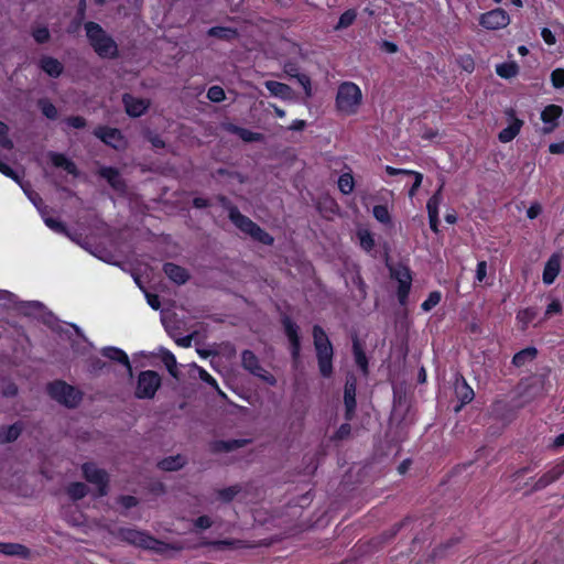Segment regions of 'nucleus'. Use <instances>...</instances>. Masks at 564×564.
Segmentation results:
<instances>
[{"mask_svg":"<svg viewBox=\"0 0 564 564\" xmlns=\"http://www.w3.org/2000/svg\"><path fill=\"white\" fill-rule=\"evenodd\" d=\"M85 31L89 44L100 57L115 58L118 56L117 43L98 23L86 22Z\"/></svg>","mask_w":564,"mask_h":564,"instance_id":"obj_1","label":"nucleus"},{"mask_svg":"<svg viewBox=\"0 0 564 564\" xmlns=\"http://www.w3.org/2000/svg\"><path fill=\"white\" fill-rule=\"evenodd\" d=\"M313 341L319 373L324 378H329L333 375L334 348L327 334L319 325L313 326Z\"/></svg>","mask_w":564,"mask_h":564,"instance_id":"obj_2","label":"nucleus"},{"mask_svg":"<svg viewBox=\"0 0 564 564\" xmlns=\"http://www.w3.org/2000/svg\"><path fill=\"white\" fill-rule=\"evenodd\" d=\"M119 536L122 541L141 547L143 550L154 551L162 553L167 549V544L145 531H140L132 528H121L119 530Z\"/></svg>","mask_w":564,"mask_h":564,"instance_id":"obj_3","label":"nucleus"},{"mask_svg":"<svg viewBox=\"0 0 564 564\" xmlns=\"http://www.w3.org/2000/svg\"><path fill=\"white\" fill-rule=\"evenodd\" d=\"M361 99L360 88L351 82H345L338 87L336 107L344 115H354L357 112Z\"/></svg>","mask_w":564,"mask_h":564,"instance_id":"obj_4","label":"nucleus"},{"mask_svg":"<svg viewBox=\"0 0 564 564\" xmlns=\"http://www.w3.org/2000/svg\"><path fill=\"white\" fill-rule=\"evenodd\" d=\"M393 406L391 411V420L397 421L400 425H409L414 422L412 413V395L410 390H392Z\"/></svg>","mask_w":564,"mask_h":564,"instance_id":"obj_5","label":"nucleus"},{"mask_svg":"<svg viewBox=\"0 0 564 564\" xmlns=\"http://www.w3.org/2000/svg\"><path fill=\"white\" fill-rule=\"evenodd\" d=\"M82 473L88 482L97 486L99 497L108 494L109 475L105 469L98 468L94 463H84Z\"/></svg>","mask_w":564,"mask_h":564,"instance_id":"obj_6","label":"nucleus"},{"mask_svg":"<svg viewBox=\"0 0 564 564\" xmlns=\"http://www.w3.org/2000/svg\"><path fill=\"white\" fill-rule=\"evenodd\" d=\"M241 365L242 367L252 373L253 376L260 378L264 383L274 386L276 380L272 373L267 371L259 362L258 357L253 351L246 349L241 354Z\"/></svg>","mask_w":564,"mask_h":564,"instance_id":"obj_7","label":"nucleus"},{"mask_svg":"<svg viewBox=\"0 0 564 564\" xmlns=\"http://www.w3.org/2000/svg\"><path fill=\"white\" fill-rule=\"evenodd\" d=\"M391 276L399 282L398 300L401 305H405L412 284L411 271L406 265H398L391 269Z\"/></svg>","mask_w":564,"mask_h":564,"instance_id":"obj_8","label":"nucleus"},{"mask_svg":"<svg viewBox=\"0 0 564 564\" xmlns=\"http://www.w3.org/2000/svg\"><path fill=\"white\" fill-rule=\"evenodd\" d=\"M94 135L116 150L124 149L127 144L123 134L117 128L99 126L94 130Z\"/></svg>","mask_w":564,"mask_h":564,"instance_id":"obj_9","label":"nucleus"},{"mask_svg":"<svg viewBox=\"0 0 564 564\" xmlns=\"http://www.w3.org/2000/svg\"><path fill=\"white\" fill-rule=\"evenodd\" d=\"M510 23V17L503 9H494L482 13L479 18V24L487 30H499Z\"/></svg>","mask_w":564,"mask_h":564,"instance_id":"obj_10","label":"nucleus"},{"mask_svg":"<svg viewBox=\"0 0 564 564\" xmlns=\"http://www.w3.org/2000/svg\"><path fill=\"white\" fill-rule=\"evenodd\" d=\"M282 325L284 328V333L290 341L292 359L294 361H297L301 351V339L299 335L300 327L289 316L282 317Z\"/></svg>","mask_w":564,"mask_h":564,"instance_id":"obj_11","label":"nucleus"},{"mask_svg":"<svg viewBox=\"0 0 564 564\" xmlns=\"http://www.w3.org/2000/svg\"><path fill=\"white\" fill-rule=\"evenodd\" d=\"M50 399L67 408H76L83 400L84 390H46Z\"/></svg>","mask_w":564,"mask_h":564,"instance_id":"obj_12","label":"nucleus"},{"mask_svg":"<svg viewBox=\"0 0 564 564\" xmlns=\"http://www.w3.org/2000/svg\"><path fill=\"white\" fill-rule=\"evenodd\" d=\"M283 72L288 77L295 78L297 80V83L303 87L307 98L312 97L313 91L311 78L306 74L301 73L300 66L296 62L286 61L283 64Z\"/></svg>","mask_w":564,"mask_h":564,"instance_id":"obj_13","label":"nucleus"},{"mask_svg":"<svg viewBox=\"0 0 564 564\" xmlns=\"http://www.w3.org/2000/svg\"><path fill=\"white\" fill-rule=\"evenodd\" d=\"M122 104L124 106L127 115L132 118L141 117L143 113L147 112L151 105L150 100L137 98L130 94H124L122 96Z\"/></svg>","mask_w":564,"mask_h":564,"instance_id":"obj_14","label":"nucleus"},{"mask_svg":"<svg viewBox=\"0 0 564 564\" xmlns=\"http://www.w3.org/2000/svg\"><path fill=\"white\" fill-rule=\"evenodd\" d=\"M506 115L511 120L510 124L502 129L498 134V140L502 143L512 141L520 132L523 121L516 117V111L512 108L506 110Z\"/></svg>","mask_w":564,"mask_h":564,"instance_id":"obj_15","label":"nucleus"},{"mask_svg":"<svg viewBox=\"0 0 564 564\" xmlns=\"http://www.w3.org/2000/svg\"><path fill=\"white\" fill-rule=\"evenodd\" d=\"M564 474V462L558 460L551 469L544 473L533 485L532 491H540L558 480Z\"/></svg>","mask_w":564,"mask_h":564,"instance_id":"obj_16","label":"nucleus"},{"mask_svg":"<svg viewBox=\"0 0 564 564\" xmlns=\"http://www.w3.org/2000/svg\"><path fill=\"white\" fill-rule=\"evenodd\" d=\"M563 109L557 105H549L541 112V119L544 122L542 132L544 134L551 133L558 126L557 119L562 116Z\"/></svg>","mask_w":564,"mask_h":564,"instance_id":"obj_17","label":"nucleus"},{"mask_svg":"<svg viewBox=\"0 0 564 564\" xmlns=\"http://www.w3.org/2000/svg\"><path fill=\"white\" fill-rule=\"evenodd\" d=\"M97 174L104 180H106L116 192L123 193L126 191V182L120 175L118 169L112 166H101L97 171Z\"/></svg>","mask_w":564,"mask_h":564,"instance_id":"obj_18","label":"nucleus"},{"mask_svg":"<svg viewBox=\"0 0 564 564\" xmlns=\"http://www.w3.org/2000/svg\"><path fill=\"white\" fill-rule=\"evenodd\" d=\"M100 352L102 357L122 365L126 368L130 379L133 377L132 366L130 364L129 357L122 349L113 346H107L101 348Z\"/></svg>","mask_w":564,"mask_h":564,"instance_id":"obj_19","label":"nucleus"},{"mask_svg":"<svg viewBox=\"0 0 564 564\" xmlns=\"http://www.w3.org/2000/svg\"><path fill=\"white\" fill-rule=\"evenodd\" d=\"M251 441L247 438L213 441L209 444V451L213 454L229 453L238 448L245 447Z\"/></svg>","mask_w":564,"mask_h":564,"instance_id":"obj_20","label":"nucleus"},{"mask_svg":"<svg viewBox=\"0 0 564 564\" xmlns=\"http://www.w3.org/2000/svg\"><path fill=\"white\" fill-rule=\"evenodd\" d=\"M39 67L53 78L59 77L64 72L63 64L52 56H42L39 61Z\"/></svg>","mask_w":564,"mask_h":564,"instance_id":"obj_21","label":"nucleus"},{"mask_svg":"<svg viewBox=\"0 0 564 564\" xmlns=\"http://www.w3.org/2000/svg\"><path fill=\"white\" fill-rule=\"evenodd\" d=\"M163 271L167 278L176 284H185L189 280L188 271L175 263L167 262L163 265Z\"/></svg>","mask_w":564,"mask_h":564,"instance_id":"obj_22","label":"nucleus"},{"mask_svg":"<svg viewBox=\"0 0 564 564\" xmlns=\"http://www.w3.org/2000/svg\"><path fill=\"white\" fill-rule=\"evenodd\" d=\"M47 156L54 166L65 170L73 176H78L79 172L76 164L65 154L51 151L48 152Z\"/></svg>","mask_w":564,"mask_h":564,"instance_id":"obj_23","label":"nucleus"},{"mask_svg":"<svg viewBox=\"0 0 564 564\" xmlns=\"http://www.w3.org/2000/svg\"><path fill=\"white\" fill-rule=\"evenodd\" d=\"M24 425L18 421L11 425H3L0 427V444H8L17 441L21 435Z\"/></svg>","mask_w":564,"mask_h":564,"instance_id":"obj_24","label":"nucleus"},{"mask_svg":"<svg viewBox=\"0 0 564 564\" xmlns=\"http://www.w3.org/2000/svg\"><path fill=\"white\" fill-rule=\"evenodd\" d=\"M561 270V260L558 256L553 254L550 257V259L546 261L544 270H543V282L545 284H552L556 276L558 275Z\"/></svg>","mask_w":564,"mask_h":564,"instance_id":"obj_25","label":"nucleus"},{"mask_svg":"<svg viewBox=\"0 0 564 564\" xmlns=\"http://www.w3.org/2000/svg\"><path fill=\"white\" fill-rule=\"evenodd\" d=\"M352 355L356 366L360 369L362 375L368 373V358L366 356L362 344L359 338L355 336L352 338Z\"/></svg>","mask_w":564,"mask_h":564,"instance_id":"obj_26","label":"nucleus"},{"mask_svg":"<svg viewBox=\"0 0 564 564\" xmlns=\"http://www.w3.org/2000/svg\"><path fill=\"white\" fill-rule=\"evenodd\" d=\"M161 376L154 370L141 371L138 376L137 388H161Z\"/></svg>","mask_w":564,"mask_h":564,"instance_id":"obj_27","label":"nucleus"},{"mask_svg":"<svg viewBox=\"0 0 564 564\" xmlns=\"http://www.w3.org/2000/svg\"><path fill=\"white\" fill-rule=\"evenodd\" d=\"M186 457L181 454H177L161 459L158 463V467L164 471H176L183 468L186 465Z\"/></svg>","mask_w":564,"mask_h":564,"instance_id":"obj_28","label":"nucleus"},{"mask_svg":"<svg viewBox=\"0 0 564 564\" xmlns=\"http://www.w3.org/2000/svg\"><path fill=\"white\" fill-rule=\"evenodd\" d=\"M0 553L9 556H19L21 558H29L31 551L20 543H6L0 542Z\"/></svg>","mask_w":564,"mask_h":564,"instance_id":"obj_29","label":"nucleus"},{"mask_svg":"<svg viewBox=\"0 0 564 564\" xmlns=\"http://www.w3.org/2000/svg\"><path fill=\"white\" fill-rule=\"evenodd\" d=\"M230 221L242 232L249 234L253 227L257 225L249 217L242 215L239 209H232L231 216L229 217Z\"/></svg>","mask_w":564,"mask_h":564,"instance_id":"obj_30","label":"nucleus"},{"mask_svg":"<svg viewBox=\"0 0 564 564\" xmlns=\"http://www.w3.org/2000/svg\"><path fill=\"white\" fill-rule=\"evenodd\" d=\"M156 356L161 359L163 365L166 367L169 373L177 378V364L175 356L167 349L161 347Z\"/></svg>","mask_w":564,"mask_h":564,"instance_id":"obj_31","label":"nucleus"},{"mask_svg":"<svg viewBox=\"0 0 564 564\" xmlns=\"http://www.w3.org/2000/svg\"><path fill=\"white\" fill-rule=\"evenodd\" d=\"M265 88L274 96L288 99L292 95V88L283 83L268 80L264 83Z\"/></svg>","mask_w":564,"mask_h":564,"instance_id":"obj_32","label":"nucleus"},{"mask_svg":"<svg viewBox=\"0 0 564 564\" xmlns=\"http://www.w3.org/2000/svg\"><path fill=\"white\" fill-rule=\"evenodd\" d=\"M228 131L237 134L245 142H259L263 139V134L253 132L251 130L235 124H231L228 128Z\"/></svg>","mask_w":564,"mask_h":564,"instance_id":"obj_33","label":"nucleus"},{"mask_svg":"<svg viewBox=\"0 0 564 564\" xmlns=\"http://www.w3.org/2000/svg\"><path fill=\"white\" fill-rule=\"evenodd\" d=\"M207 34L225 41H232L238 37V31L227 26H213L207 31Z\"/></svg>","mask_w":564,"mask_h":564,"instance_id":"obj_34","label":"nucleus"},{"mask_svg":"<svg viewBox=\"0 0 564 564\" xmlns=\"http://www.w3.org/2000/svg\"><path fill=\"white\" fill-rule=\"evenodd\" d=\"M356 391L357 390H344V404H345V410H346L345 411L346 421H351L355 415V411H356V406H357Z\"/></svg>","mask_w":564,"mask_h":564,"instance_id":"obj_35","label":"nucleus"},{"mask_svg":"<svg viewBox=\"0 0 564 564\" xmlns=\"http://www.w3.org/2000/svg\"><path fill=\"white\" fill-rule=\"evenodd\" d=\"M66 494L73 501H78L87 496L88 487L84 482L74 481L66 487Z\"/></svg>","mask_w":564,"mask_h":564,"instance_id":"obj_36","label":"nucleus"},{"mask_svg":"<svg viewBox=\"0 0 564 564\" xmlns=\"http://www.w3.org/2000/svg\"><path fill=\"white\" fill-rule=\"evenodd\" d=\"M538 355V350L534 347H528L517 352L512 358V364L516 367H522L527 362L532 361Z\"/></svg>","mask_w":564,"mask_h":564,"instance_id":"obj_37","label":"nucleus"},{"mask_svg":"<svg viewBox=\"0 0 564 564\" xmlns=\"http://www.w3.org/2000/svg\"><path fill=\"white\" fill-rule=\"evenodd\" d=\"M205 545L213 546L215 550H226V549H240L243 547V541L238 539H224V540H215L206 542Z\"/></svg>","mask_w":564,"mask_h":564,"instance_id":"obj_38","label":"nucleus"},{"mask_svg":"<svg viewBox=\"0 0 564 564\" xmlns=\"http://www.w3.org/2000/svg\"><path fill=\"white\" fill-rule=\"evenodd\" d=\"M45 310V305L39 301L23 302L20 305V311L28 316H41Z\"/></svg>","mask_w":564,"mask_h":564,"instance_id":"obj_39","label":"nucleus"},{"mask_svg":"<svg viewBox=\"0 0 564 564\" xmlns=\"http://www.w3.org/2000/svg\"><path fill=\"white\" fill-rule=\"evenodd\" d=\"M248 235L256 241L261 242L265 246H272L274 242L273 237L265 230H263L259 225H256Z\"/></svg>","mask_w":564,"mask_h":564,"instance_id":"obj_40","label":"nucleus"},{"mask_svg":"<svg viewBox=\"0 0 564 564\" xmlns=\"http://www.w3.org/2000/svg\"><path fill=\"white\" fill-rule=\"evenodd\" d=\"M444 187V183H442L438 189L430 197L426 204L429 215H438V207L442 203V191Z\"/></svg>","mask_w":564,"mask_h":564,"instance_id":"obj_41","label":"nucleus"},{"mask_svg":"<svg viewBox=\"0 0 564 564\" xmlns=\"http://www.w3.org/2000/svg\"><path fill=\"white\" fill-rule=\"evenodd\" d=\"M536 308L527 307L518 312L517 319L521 324V328L524 330L528 327V325L536 317Z\"/></svg>","mask_w":564,"mask_h":564,"instance_id":"obj_42","label":"nucleus"},{"mask_svg":"<svg viewBox=\"0 0 564 564\" xmlns=\"http://www.w3.org/2000/svg\"><path fill=\"white\" fill-rule=\"evenodd\" d=\"M519 72V67L514 62L501 63L496 66V73L502 78H511Z\"/></svg>","mask_w":564,"mask_h":564,"instance_id":"obj_43","label":"nucleus"},{"mask_svg":"<svg viewBox=\"0 0 564 564\" xmlns=\"http://www.w3.org/2000/svg\"><path fill=\"white\" fill-rule=\"evenodd\" d=\"M357 18V12L356 10L354 9H348L346 10L340 17H339V20L337 22V24L335 25V30L338 31V30H344V29H347L349 28L356 20Z\"/></svg>","mask_w":564,"mask_h":564,"instance_id":"obj_44","label":"nucleus"},{"mask_svg":"<svg viewBox=\"0 0 564 564\" xmlns=\"http://www.w3.org/2000/svg\"><path fill=\"white\" fill-rule=\"evenodd\" d=\"M189 371L193 378L198 377L202 381L206 382L213 388H219L216 383V380L205 369L198 367L197 365H193Z\"/></svg>","mask_w":564,"mask_h":564,"instance_id":"obj_45","label":"nucleus"},{"mask_svg":"<svg viewBox=\"0 0 564 564\" xmlns=\"http://www.w3.org/2000/svg\"><path fill=\"white\" fill-rule=\"evenodd\" d=\"M355 181L351 173H344L338 178V188L339 191L348 195L354 191Z\"/></svg>","mask_w":564,"mask_h":564,"instance_id":"obj_46","label":"nucleus"},{"mask_svg":"<svg viewBox=\"0 0 564 564\" xmlns=\"http://www.w3.org/2000/svg\"><path fill=\"white\" fill-rule=\"evenodd\" d=\"M240 492V486L234 485L217 491L218 498L224 502H230Z\"/></svg>","mask_w":564,"mask_h":564,"instance_id":"obj_47","label":"nucleus"},{"mask_svg":"<svg viewBox=\"0 0 564 564\" xmlns=\"http://www.w3.org/2000/svg\"><path fill=\"white\" fill-rule=\"evenodd\" d=\"M39 107L46 118L51 120H55L57 118L58 112L56 107L47 99H40Z\"/></svg>","mask_w":564,"mask_h":564,"instance_id":"obj_48","label":"nucleus"},{"mask_svg":"<svg viewBox=\"0 0 564 564\" xmlns=\"http://www.w3.org/2000/svg\"><path fill=\"white\" fill-rule=\"evenodd\" d=\"M43 219H44L45 225L50 229H52L58 234H62V235H69V230L67 229L65 224H63L62 221L54 219L52 217H48L47 214L43 217Z\"/></svg>","mask_w":564,"mask_h":564,"instance_id":"obj_49","label":"nucleus"},{"mask_svg":"<svg viewBox=\"0 0 564 564\" xmlns=\"http://www.w3.org/2000/svg\"><path fill=\"white\" fill-rule=\"evenodd\" d=\"M373 217L382 223V224H390L391 223V216L388 210V207L384 205H376L372 209Z\"/></svg>","mask_w":564,"mask_h":564,"instance_id":"obj_50","label":"nucleus"},{"mask_svg":"<svg viewBox=\"0 0 564 564\" xmlns=\"http://www.w3.org/2000/svg\"><path fill=\"white\" fill-rule=\"evenodd\" d=\"M506 406V403L502 402V401H497L494 403L492 405V413L497 416H500V419L503 421V422H510L513 416H514V412L512 410H509L507 411L506 414H502L500 413V411Z\"/></svg>","mask_w":564,"mask_h":564,"instance_id":"obj_51","label":"nucleus"},{"mask_svg":"<svg viewBox=\"0 0 564 564\" xmlns=\"http://www.w3.org/2000/svg\"><path fill=\"white\" fill-rule=\"evenodd\" d=\"M358 238L360 240V246L366 251H370L375 247V239L368 230H359Z\"/></svg>","mask_w":564,"mask_h":564,"instance_id":"obj_52","label":"nucleus"},{"mask_svg":"<svg viewBox=\"0 0 564 564\" xmlns=\"http://www.w3.org/2000/svg\"><path fill=\"white\" fill-rule=\"evenodd\" d=\"M441 302V293L437 291L431 292L427 299L422 303L423 311L429 312Z\"/></svg>","mask_w":564,"mask_h":564,"instance_id":"obj_53","label":"nucleus"},{"mask_svg":"<svg viewBox=\"0 0 564 564\" xmlns=\"http://www.w3.org/2000/svg\"><path fill=\"white\" fill-rule=\"evenodd\" d=\"M32 36L36 43L44 44L50 40L51 34L46 26H39L33 30Z\"/></svg>","mask_w":564,"mask_h":564,"instance_id":"obj_54","label":"nucleus"},{"mask_svg":"<svg viewBox=\"0 0 564 564\" xmlns=\"http://www.w3.org/2000/svg\"><path fill=\"white\" fill-rule=\"evenodd\" d=\"M207 98L213 102H220L226 98L225 90L220 86H212L207 91Z\"/></svg>","mask_w":564,"mask_h":564,"instance_id":"obj_55","label":"nucleus"},{"mask_svg":"<svg viewBox=\"0 0 564 564\" xmlns=\"http://www.w3.org/2000/svg\"><path fill=\"white\" fill-rule=\"evenodd\" d=\"M31 202L34 204V206L37 208L42 217H44L47 214L48 207L44 204L42 197L35 193L31 192L28 194Z\"/></svg>","mask_w":564,"mask_h":564,"instance_id":"obj_56","label":"nucleus"},{"mask_svg":"<svg viewBox=\"0 0 564 564\" xmlns=\"http://www.w3.org/2000/svg\"><path fill=\"white\" fill-rule=\"evenodd\" d=\"M457 397L459 398L460 402H459V404H457L454 408L455 412H459L465 404H467L474 400L475 390H464V393L457 394Z\"/></svg>","mask_w":564,"mask_h":564,"instance_id":"obj_57","label":"nucleus"},{"mask_svg":"<svg viewBox=\"0 0 564 564\" xmlns=\"http://www.w3.org/2000/svg\"><path fill=\"white\" fill-rule=\"evenodd\" d=\"M551 82L555 88L564 87V68H556L551 73Z\"/></svg>","mask_w":564,"mask_h":564,"instance_id":"obj_58","label":"nucleus"},{"mask_svg":"<svg viewBox=\"0 0 564 564\" xmlns=\"http://www.w3.org/2000/svg\"><path fill=\"white\" fill-rule=\"evenodd\" d=\"M118 502L126 509H131L135 506H138L139 500L134 496L130 495H122L118 498Z\"/></svg>","mask_w":564,"mask_h":564,"instance_id":"obj_59","label":"nucleus"},{"mask_svg":"<svg viewBox=\"0 0 564 564\" xmlns=\"http://www.w3.org/2000/svg\"><path fill=\"white\" fill-rule=\"evenodd\" d=\"M66 122L69 127L75 129H83L86 127V119L82 116H72L66 119Z\"/></svg>","mask_w":564,"mask_h":564,"instance_id":"obj_60","label":"nucleus"},{"mask_svg":"<svg viewBox=\"0 0 564 564\" xmlns=\"http://www.w3.org/2000/svg\"><path fill=\"white\" fill-rule=\"evenodd\" d=\"M194 525L197 529L207 530V529H209L213 525V521H212V519L208 516L204 514V516H199L194 521Z\"/></svg>","mask_w":564,"mask_h":564,"instance_id":"obj_61","label":"nucleus"},{"mask_svg":"<svg viewBox=\"0 0 564 564\" xmlns=\"http://www.w3.org/2000/svg\"><path fill=\"white\" fill-rule=\"evenodd\" d=\"M351 432V426L348 422L343 423L338 430L335 432L334 438L336 440H344L349 436Z\"/></svg>","mask_w":564,"mask_h":564,"instance_id":"obj_62","label":"nucleus"},{"mask_svg":"<svg viewBox=\"0 0 564 564\" xmlns=\"http://www.w3.org/2000/svg\"><path fill=\"white\" fill-rule=\"evenodd\" d=\"M562 311V304L558 300H553L545 310V317L558 314Z\"/></svg>","mask_w":564,"mask_h":564,"instance_id":"obj_63","label":"nucleus"},{"mask_svg":"<svg viewBox=\"0 0 564 564\" xmlns=\"http://www.w3.org/2000/svg\"><path fill=\"white\" fill-rule=\"evenodd\" d=\"M0 172L3 175L19 182V175L17 174V172L13 169H11L7 163L2 162L1 160H0Z\"/></svg>","mask_w":564,"mask_h":564,"instance_id":"obj_64","label":"nucleus"}]
</instances>
